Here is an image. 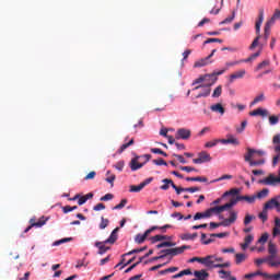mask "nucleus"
I'll return each instance as SVG.
<instances>
[{"instance_id": "bb28decb", "label": "nucleus", "mask_w": 280, "mask_h": 280, "mask_svg": "<svg viewBox=\"0 0 280 280\" xmlns=\"http://www.w3.org/2000/svg\"><path fill=\"white\" fill-rule=\"evenodd\" d=\"M151 240H152V243L154 244L156 242H163V240H172V236L158 234V235L151 237Z\"/></svg>"}, {"instance_id": "423d86ee", "label": "nucleus", "mask_w": 280, "mask_h": 280, "mask_svg": "<svg viewBox=\"0 0 280 280\" xmlns=\"http://www.w3.org/2000/svg\"><path fill=\"white\" fill-rule=\"evenodd\" d=\"M191 246L189 245H183L180 247L170 248V249H162L161 253L165 255V257L172 255L173 257H176V255H183L185 250H189Z\"/></svg>"}, {"instance_id": "f257e3e1", "label": "nucleus", "mask_w": 280, "mask_h": 280, "mask_svg": "<svg viewBox=\"0 0 280 280\" xmlns=\"http://www.w3.org/2000/svg\"><path fill=\"white\" fill-rule=\"evenodd\" d=\"M215 84V79L206 84H199L192 89V91H200L196 96L195 100H200V97H209L211 95V86Z\"/></svg>"}, {"instance_id": "79ce46f5", "label": "nucleus", "mask_w": 280, "mask_h": 280, "mask_svg": "<svg viewBox=\"0 0 280 280\" xmlns=\"http://www.w3.org/2000/svg\"><path fill=\"white\" fill-rule=\"evenodd\" d=\"M126 205H128V199H121L119 205H116L113 209L114 210L124 209V207H126Z\"/></svg>"}, {"instance_id": "052dcab7", "label": "nucleus", "mask_w": 280, "mask_h": 280, "mask_svg": "<svg viewBox=\"0 0 280 280\" xmlns=\"http://www.w3.org/2000/svg\"><path fill=\"white\" fill-rule=\"evenodd\" d=\"M104 209H106V206L104 203H97L93 207L94 211H104Z\"/></svg>"}, {"instance_id": "4c0bfd02", "label": "nucleus", "mask_w": 280, "mask_h": 280, "mask_svg": "<svg viewBox=\"0 0 280 280\" xmlns=\"http://www.w3.org/2000/svg\"><path fill=\"white\" fill-rule=\"evenodd\" d=\"M72 240H73L72 237L61 238L52 243V246H60V244H67V242H72Z\"/></svg>"}, {"instance_id": "cd10ccee", "label": "nucleus", "mask_w": 280, "mask_h": 280, "mask_svg": "<svg viewBox=\"0 0 280 280\" xmlns=\"http://www.w3.org/2000/svg\"><path fill=\"white\" fill-rule=\"evenodd\" d=\"M186 180L189 183V182H192V183H207V180H209L207 177H186Z\"/></svg>"}, {"instance_id": "e433bc0d", "label": "nucleus", "mask_w": 280, "mask_h": 280, "mask_svg": "<svg viewBox=\"0 0 280 280\" xmlns=\"http://www.w3.org/2000/svg\"><path fill=\"white\" fill-rule=\"evenodd\" d=\"M108 224H110V221L108 219H105L104 217H102L101 223L98 225L101 231H104V229H106V226H108Z\"/></svg>"}, {"instance_id": "2f4dec72", "label": "nucleus", "mask_w": 280, "mask_h": 280, "mask_svg": "<svg viewBox=\"0 0 280 280\" xmlns=\"http://www.w3.org/2000/svg\"><path fill=\"white\" fill-rule=\"evenodd\" d=\"M31 226H36L37 229H40V226H45L46 221H43V219H40L37 222H34V219L30 220Z\"/></svg>"}, {"instance_id": "7c9ffc66", "label": "nucleus", "mask_w": 280, "mask_h": 280, "mask_svg": "<svg viewBox=\"0 0 280 280\" xmlns=\"http://www.w3.org/2000/svg\"><path fill=\"white\" fill-rule=\"evenodd\" d=\"M264 100H266V95H264V93H260L254 98V101L250 103V106H255V104H259V102H264Z\"/></svg>"}, {"instance_id": "c756f323", "label": "nucleus", "mask_w": 280, "mask_h": 280, "mask_svg": "<svg viewBox=\"0 0 280 280\" xmlns=\"http://www.w3.org/2000/svg\"><path fill=\"white\" fill-rule=\"evenodd\" d=\"M130 145H135V139H131L129 142L122 144V145L118 149V154H121V152H124L125 150H128V148H130Z\"/></svg>"}, {"instance_id": "473e14b6", "label": "nucleus", "mask_w": 280, "mask_h": 280, "mask_svg": "<svg viewBox=\"0 0 280 280\" xmlns=\"http://www.w3.org/2000/svg\"><path fill=\"white\" fill-rule=\"evenodd\" d=\"M173 246H176V243L166 241V242L158 244L156 248H165V247H173Z\"/></svg>"}, {"instance_id": "ea45409f", "label": "nucleus", "mask_w": 280, "mask_h": 280, "mask_svg": "<svg viewBox=\"0 0 280 280\" xmlns=\"http://www.w3.org/2000/svg\"><path fill=\"white\" fill-rule=\"evenodd\" d=\"M253 220H255V215L253 214H246L244 218V224L245 226H248V224H250L253 222Z\"/></svg>"}, {"instance_id": "69168bd1", "label": "nucleus", "mask_w": 280, "mask_h": 280, "mask_svg": "<svg viewBox=\"0 0 280 280\" xmlns=\"http://www.w3.org/2000/svg\"><path fill=\"white\" fill-rule=\"evenodd\" d=\"M185 191H188L189 194H196V191H200V187L185 188Z\"/></svg>"}, {"instance_id": "ddd939ff", "label": "nucleus", "mask_w": 280, "mask_h": 280, "mask_svg": "<svg viewBox=\"0 0 280 280\" xmlns=\"http://www.w3.org/2000/svg\"><path fill=\"white\" fill-rule=\"evenodd\" d=\"M191 137V130L189 129H185V128H180L177 130L175 139H184L187 140Z\"/></svg>"}, {"instance_id": "6e6d98bb", "label": "nucleus", "mask_w": 280, "mask_h": 280, "mask_svg": "<svg viewBox=\"0 0 280 280\" xmlns=\"http://www.w3.org/2000/svg\"><path fill=\"white\" fill-rule=\"evenodd\" d=\"M194 261H198V264H202L205 266V257L203 258H200V257H192L189 259V262L190 264H194Z\"/></svg>"}, {"instance_id": "5fc2aeb1", "label": "nucleus", "mask_w": 280, "mask_h": 280, "mask_svg": "<svg viewBox=\"0 0 280 280\" xmlns=\"http://www.w3.org/2000/svg\"><path fill=\"white\" fill-rule=\"evenodd\" d=\"M266 261H271V259H268V256L266 258H257L255 260L256 266H261V264H266Z\"/></svg>"}, {"instance_id": "1a4fd4ad", "label": "nucleus", "mask_w": 280, "mask_h": 280, "mask_svg": "<svg viewBox=\"0 0 280 280\" xmlns=\"http://www.w3.org/2000/svg\"><path fill=\"white\" fill-rule=\"evenodd\" d=\"M156 230H159V226L153 225L152 228L147 230L143 234H137L135 237L136 244H143V242H145V240H148V235H150V233H152L153 231H156Z\"/></svg>"}, {"instance_id": "de8ad7c7", "label": "nucleus", "mask_w": 280, "mask_h": 280, "mask_svg": "<svg viewBox=\"0 0 280 280\" xmlns=\"http://www.w3.org/2000/svg\"><path fill=\"white\" fill-rule=\"evenodd\" d=\"M178 271V267H170L167 269L161 270L160 275H167V272H176Z\"/></svg>"}, {"instance_id": "58836bf2", "label": "nucleus", "mask_w": 280, "mask_h": 280, "mask_svg": "<svg viewBox=\"0 0 280 280\" xmlns=\"http://www.w3.org/2000/svg\"><path fill=\"white\" fill-rule=\"evenodd\" d=\"M240 191L238 188H232L229 191H225L223 196H238Z\"/></svg>"}, {"instance_id": "72a5a7b5", "label": "nucleus", "mask_w": 280, "mask_h": 280, "mask_svg": "<svg viewBox=\"0 0 280 280\" xmlns=\"http://www.w3.org/2000/svg\"><path fill=\"white\" fill-rule=\"evenodd\" d=\"M143 188V184H139L138 186L131 185L129 191L132 194H139Z\"/></svg>"}, {"instance_id": "dca6fc26", "label": "nucleus", "mask_w": 280, "mask_h": 280, "mask_svg": "<svg viewBox=\"0 0 280 280\" xmlns=\"http://www.w3.org/2000/svg\"><path fill=\"white\" fill-rule=\"evenodd\" d=\"M246 75V70H238L230 75V82H235V80H242Z\"/></svg>"}, {"instance_id": "f8f14e48", "label": "nucleus", "mask_w": 280, "mask_h": 280, "mask_svg": "<svg viewBox=\"0 0 280 280\" xmlns=\"http://www.w3.org/2000/svg\"><path fill=\"white\" fill-rule=\"evenodd\" d=\"M229 209H233V202H228L223 206H215L210 208V211H212V214L214 213V215H220V213L224 212V211H229Z\"/></svg>"}, {"instance_id": "bf43d9fd", "label": "nucleus", "mask_w": 280, "mask_h": 280, "mask_svg": "<svg viewBox=\"0 0 280 280\" xmlns=\"http://www.w3.org/2000/svg\"><path fill=\"white\" fill-rule=\"evenodd\" d=\"M210 43H222V39L220 38H208L203 42V45H209Z\"/></svg>"}, {"instance_id": "e2e57ef3", "label": "nucleus", "mask_w": 280, "mask_h": 280, "mask_svg": "<svg viewBox=\"0 0 280 280\" xmlns=\"http://www.w3.org/2000/svg\"><path fill=\"white\" fill-rule=\"evenodd\" d=\"M152 163L154 165H167V162H165L163 159L153 160Z\"/></svg>"}, {"instance_id": "f03ea898", "label": "nucleus", "mask_w": 280, "mask_h": 280, "mask_svg": "<svg viewBox=\"0 0 280 280\" xmlns=\"http://www.w3.org/2000/svg\"><path fill=\"white\" fill-rule=\"evenodd\" d=\"M261 23H264V9L259 10L258 20L256 21V24H255L257 36L250 44L249 49H255L259 45V39L261 38Z\"/></svg>"}, {"instance_id": "774afa93", "label": "nucleus", "mask_w": 280, "mask_h": 280, "mask_svg": "<svg viewBox=\"0 0 280 280\" xmlns=\"http://www.w3.org/2000/svg\"><path fill=\"white\" fill-rule=\"evenodd\" d=\"M272 143L275 145L279 144L280 143V133H277L276 136H273L272 138Z\"/></svg>"}, {"instance_id": "c85d7f7f", "label": "nucleus", "mask_w": 280, "mask_h": 280, "mask_svg": "<svg viewBox=\"0 0 280 280\" xmlns=\"http://www.w3.org/2000/svg\"><path fill=\"white\" fill-rule=\"evenodd\" d=\"M268 194H270V190L268 188H264L262 190L257 192L256 198H258V200H261L262 198H268Z\"/></svg>"}, {"instance_id": "3c124183", "label": "nucleus", "mask_w": 280, "mask_h": 280, "mask_svg": "<svg viewBox=\"0 0 280 280\" xmlns=\"http://www.w3.org/2000/svg\"><path fill=\"white\" fill-rule=\"evenodd\" d=\"M152 154H161L162 156H167V154L165 153V151L159 149V148H153L151 149Z\"/></svg>"}, {"instance_id": "c03bdc74", "label": "nucleus", "mask_w": 280, "mask_h": 280, "mask_svg": "<svg viewBox=\"0 0 280 280\" xmlns=\"http://www.w3.org/2000/svg\"><path fill=\"white\" fill-rule=\"evenodd\" d=\"M218 143H220V140L215 139V140H211L206 142L205 148H215V145H218Z\"/></svg>"}, {"instance_id": "a211bd4d", "label": "nucleus", "mask_w": 280, "mask_h": 280, "mask_svg": "<svg viewBox=\"0 0 280 280\" xmlns=\"http://www.w3.org/2000/svg\"><path fill=\"white\" fill-rule=\"evenodd\" d=\"M106 244H110V243H106V241L95 242L94 246H96V248H98V255H106Z\"/></svg>"}, {"instance_id": "0eeeda50", "label": "nucleus", "mask_w": 280, "mask_h": 280, "mask_svg": "<svg viewBox=\"0 0 280 280\" xmlns=\"http://www.w3.org/2000/svg\"><path fill=\"white\" fill-rule=\"evenodd\" d=\"M253 149L252 148H247V154L244 155V161L246 163H249L250 167H257V165H264V163H266V160H258L255 161L254 156H253Z\"/></svg>"}, {"instance_id": "4be33fe9", "label": "nucleus", "mask_w": 280, "mask_h": 280, "mask_svg": "<svg viewBox=\"0 0 280 280\" xmlns=\"http://www.w3.org/2000/svg\"><path fill=\"white\" fill-rule=\"evenodd\" d=\"M119 232V228H116L110 233L109 237L105 240V243L115 244L117 242V233Z\"/></svg>"}, {"instance_id": "37998d69", "label": "nucleus", "mask_w": 280, "mask_h": 280, "mask_svg": "<svg viewBox=\"0 0 280 280\" xmlns=\"http://www.w3.org/2000/svg\"><path fill=\"white\" fill-rule=\"evenodd\" d=\"M78 209V206H65L62 207L63 213H71V211H75Z\"/></svg>"}, {"instance_id": "4d7b16f0", "label": "nucleus", "mask_w": 280, "mask_h": 280, "mask_svg": "<svg viewBox=\"0 0 280 280\" xmlns=\"http://www.w3.org/2000/svg\"><path fill=\"white\" fill-rule=\"evenodd\" d=\"M253 240H255V236H253V234H248L247 236H245L244 243L249 246L253 243Z\"/></svg>"}, {"instance_id": "f3484780", "label": "nucleus", "mask_w": 280, "mask_h": 280, "mask_svg": "<svg viewBox=\"0 0 280 280\" xmlns=\"http://www.w3.org/2000/svg\"><path fill=\"white\" fill-rule=\"evenodd\" d=\"M141 167H143V163H139V158H133L130 161L131 172H137V170H141Z\"/></svg>"}, {"instance_id": "680f3d73", "label": "nucleus", "mask_w": 280, "mask_h": 280, "mask_svg": "<svg viewBox=\"0 0 280 280\" xmlns=\"http://www.w3.org/2000/svg\"><path fill=\"white\" fill-rule=\"evenodd\" d=\"M211 237H229V232H222V233H217V234H211Z\"/></svg>"}, {"instance_id": "9b49d317", "label": "nucleus", "mask_w": 280, "mask_h": 280, "mask_svg": "<svg viewBox=\"0 0 280 280\" xmlns=\"http://www.w3.org/2000/svg\"><path fill=\"white\" fill-rule=\"evenodd\" d=\"M258 183H259V185H270V186L275 187V185L280 183V177L279 176L277 177L273 174H270L266 178L259 179Z\"/></svg>"}, {"instance_id": "39448f33", "label": "nucleus", "mask_w": 280, "mask_h": 280, "mask_svg": "<svg viewBox=\"0 0 280 280\" xmlns=\"http://www.w3.org/2000/svg\"><path fill=\"white\" fill-rule=\"evenodd\" d=\"M223 73H224V70H220L218 72H213L212 74L200 75L192 82V86H195V84L200 85L202 84V82H213V80L218 82V75H222Z\"/></svg>"}, {"instance_id": "a878e982", "label": "nucleus", "mask_w": 280, "mask_h": 280, "mask_svg": "<svg viewBox=\"0 0 280 280\" xmlns=\"http://www.w3.org/2000/svg\"><path fill=\"white\" fill-rule=\"evenodd\" d=\"M194 276L197 278V279H201V280H206L208 277H209V272H207L206 270H196L194 272Z\"/></svg>"}, {"instance_id": "aec40b11", "label": "nucleus", "mask_w": 280, "mask_h": 280, "mask_svg": "<svg viewBox=\"0 0 280 280\" xmlns=\"http://www.w3.org/2000/svg\"><path fill=\"white\" fill-rule=\"evenodd\" d=\"M250 117H268V112L266 109H262L261 107L254 109L253 112L249 113Z\"/></svg>"}, {"instance_id": "f704fd0d", "label": "nucleus", "mask_w": 280, "mask_h": 280, "mask_svg": "<svg viewBox=\"0 0 280 280\" xmlns=\"http://www.w3.org/2000/svg\"><path fill=\"white\" fill-rule=\"evenodd\" d=\"M106 175L108 176V177H106V179H105L106 183H109L110 186L113 187V186H114V183H115V178H116L115 174H110V171H107Z\"/></svg>"}, {"instance_id": "6e6552de", "label": "nucleus", "mask_w": 280, "mask_h": 280, "mask_svg": "<svg viewBox=\"0 0 280 280\" xmlns=\"http://www.w3.org/2000/svg\"><path fill=\"white\" fill-rule=\"evenodd\" d=\"M242 200H245L248 205H253L255 203V200H257V196H236L235 198H232L230 202H233V207H235V205H237V202H242Z\"/></svg>"}, {"instance_id": "338daca9", "label": "nucleus", "mask_w": 280, "mask_h": 280, "mask_svg": "<svg viewBox=\"0 0 280 280\" xmlns=\"http://www.w3.org/2000/svg\"><path fill=\"white\" fill-rule=\"evenodd\" d=\"M180 240H183V241H185V242H187V241H189V240H192V238H191V234H190V233L182 234V235H180Z\"/></svg>"}, {"instance_id": "9d476101", "label": "nucleus", "mask_w": 280, "mask_h": 280, "mask_svg": "<svg viewBox=\"0 0 280 280\" xmlns=\"http://www.w3.org/2000/svg\"><path fill=\"white\" fill-rule=\"evenodd\" d=\"M211 162V154L207 153V151H201L198 153V159H194L192 163L196 165H201V163Z\"/></svg>"}, {"instance_id": "864d4df0", "label": "nucleus", "mask_w": 280, "mask_h": 280, "mask_svg": "<svg viewBox=\"0 0 280 280\" xmlns=\"http://www.w3.org/2000/svg\"><path fill=\"white\" fill-rule=\"evenodd\" d=\"M115 196L113 194H106L105 196L101 197L102 202H108V200H113Z\"/></svg>"}, {"instance_id": "2eb2a0df", "label": "nucleus", "mask_w": 280, "mask_h": 280, "mask_svg": "<svg viewBox=\"0 0 280 280\" xmlns=\"http://www.w3.org/2000/svg\"><path fill=\"white\" fill-rule=\"evenodd\" d=\"M279 207H280V202L279 200H277V198H272L265 203V209H276L278 211Z\"/></svg>"}, {"instance_id": "a18cd8bd", "label": "nucleus", "mask_w": 280, "mask_h": 280, "mask_svg": "<svg viewBox=\"0 0 280 280\" xmlns=\"http://www.w3.org/2000/svg\"><path fill=\"white\" fill-rule=\"evenodd\" d=\"M213 242L212 238H208L207 240V234L205 233H201V244H205V245H209Z\"/></svg>"}, {"instance_id": "b1692460", "label": "nucleus", "mask_w": 280, "mask_h": 280, "mask_svg": "<svg viewBox=\"0 0 280 280\" xmlns=\"http://www.w3.org/2000/svg\"><path fill=\"white\" fill-rule=\"evenodd\" d=\"M162 183L164 185L160 186V189H162L163 191H167V189H170V185L171 187H174V180L172 179L165 178V179H162Z\"/></svg>"}, {"instance_id": "09e8293b", "label": "nucleus", "mask_w": 280, "mask_h": 280, "mask_svg": "<svg viewBox=\"0 0 280 280\" xmlns=\"http://www.w3.org/2000/svg\"><path fill=\"white\" fill-rule=\"evenodd\" d=\"M240 62L242 61H232V62H226L225 63V68L222 69V71H224V73L228 71V69H231V67H235V65H240Z\"/></svg>"}, {"instance_id": "603ef678", "label": "nucleus", "mask_w": 280, "mask_h": 280, "mask_svg": "<svg viewBox=\"0 0 280 280\" xmlns=\"http://www.w3.org/2000/svg\"><path fill=\"white\" fill-rule=\"evenodd\" d=\"M269 124L271 126H277V124H279V116H270L269 117Z\"/></svg>"}, {"instance_id": "6ab92c4d", "label": "nucleus", "mask_w": 280, "mask_h": 280, "mask_svg": "<svg viewBox=\"0 0 280 280\" xmlns=\"http://www.w3.org/2000/svg\"><path fill=\"white\" fill-rule=\"evenodd\" d=\"M268 253H269L268 259L272 260L275 259V257H277V245H275L272 242H269Z\"/></svg>"}, {"instance_id": "4468645a", "label": "nucleus", "mask_w": 280, "mask_h": 280, "mask_svg": "<svg viewBox=\"0 0 280 280\" xmlns=\"http://www.w3.org/2000/svg\"><path fill=\"white\" fill-rule=\"evenodd\" d=\"M270 27H272V24L269 22L266 23L265 28H264V43L260 44V47H264V45H267L268 38H270Z\"/></svg>"}, {"instance_id": "0e129e2a", "label": "nucleus", "mask_w": 280, "mask_h": 280, "mask_svg": "<svg viewBox=\"0 0 280 280\" xmlns=\"http://www.w3.org/2000/svg\"><path fill=\"white\" fill-rule=\"evenodd\" d=\"M179 170H182V172H197L195 167L191 166H180Z\"/></svg>"}, {"instance_id": "13d9d810", "label": "nucleus", "mask_w": 280, "mask_h": 280, "mask_svg": "<svg viewBox=\"0 0 280 280\" xmlns=\"http://www.w3.org/2000/svg\"><path fill=\"white\" fill-rule=\"evenodd\" d=\"M95 176H97V173L95 171H92L84 177V180H93Z\"/></svg>"}, {"instance_id": "393cba45", "label": "nucleus", "mask_w": 280, "mask_h": 280, "mask_svg": "<svg viewBox=\"0 0 280 280\" xmlns=\"http://www.w3.org/2000/svg\"><path fill=\"white\" fill-rule=\"evenodd\" d=\"M248 256H246V254H235V264L236 266H240V264H244V261H246Z\"/></svg>"}, {"instance_id": "20e7f679", "label": "nucleus", "mask_w": 280, "mask_h": 280, "mask_svg": "<svg viewBox=\"0 0 280 280\" xmlns=\"http://www.w3.org/2000/svg\"><path fill=\"white\" fill-rule=\"evenodd\" d=\"M203 266H206V268H230L231 262L220 264L215 260V256L209 255L205 257Z\"/></svg>"}, {"instance_id": "5701e85b", "label": "nucleus", "mask_w": 280, "mask_h": 280, "mask_svg": "<svg viewBox=\"0 0 280 280\" xmlns=\"http://www.w3.org/2000/svg\"><path fill=\"white\" fill-rule=\"evenodd\" d=\"M210 110H212V113H220V115H224L225 113L224 107L220 103L211 105Z\"/></svg>"}, {"instance_id": "7ed1b4c3", "label": "nucleus", "mask_w": 280, "mask_h": 280, "mask_svg": "<svg viewBox=\"0 0 280 280\" xmlns=\"http://www.w3.org/2000/svg\"><path fill=\"white\" fill-rule=\"evenodd\" d=\"M229 215L230 217L228 219H223L222 222H210V229H218L220 226H231V224H235L237 220V212H235V210H230Z\"/></svg>"}, {"instance_id": "49530a36", "label": "nucleus", "mask_w": 280, "mask_h": 280, "mask_svg": "<svg viewBox=\"0 0 280 280\" xmlns=\"http://www.w3.org/2000/svg\"><path fill=\"white\" fill-rule=\"evenodd\" d=\"M220 95H222V85H219L214 89L212 97H220Z\"/></svg>"}, {"instance_id": "412c9836", "label": "nucleus", "mask_w": 280, "mask_h": 280, "mask_svg": "<svg viewBox=\"0 0 280 280\" xmlns=\"http://www.w3.org/2000/svg\"><path fill=\"white\" fill-rule=\"evenodd\" d=\"M211 62H213V61L209 60V58L206 57V58H202V59H199L198 61H196L194 63V67H195V69H199L200 67H207V65H211Z\"/></svg>"}, {"instance_id": "8fccbe9b", "label": "nucleus", "mask_w": 280, "mask_h": 280, "mask_svg": "<svg viewBox=\"0 0 280 280\" xmlns=\"http://www.w3.org/2000/svg\"><path fill=\"white\" fill-rule=\"evenodd\" d=\"M270 65V60H264L262 62H260L257 68H256V71H259L266 67H268Z\"/></svg>"}, {"instance_id": "c9c22d12", "label": "nucleus", "mask_w": 280, "mask_h": 280, "mask_svg": "<svg viewBox=\"0 0 280 280\" xmlns=\"http://www.w3.org/2000/svg\"><path fill=\"white\" fill-rule=\"evenodd\" d=\"M258 218L262 221V222H267L268 220V209H266L264 207L262 211L258 214Z\"/></svg>"}, {"instance_id": "a19ab883", "label": "nucleus", "mask_w": 280, "mask_h": 280, "mask_svg": "<svg viewBox=\"0 0 280 280\" xmlns=\"http://www.w3.org/2000/svg\"><path fill=\"white\" fill-rule=\"evenodd\" d=\"M125 165H126V162H124V161H118V162L114 165V167H115V170H117L118 172H124Z\"/></svg>"}]
</instances>
